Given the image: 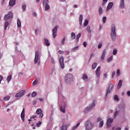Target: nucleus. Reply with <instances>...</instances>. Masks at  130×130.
<instances>
[{
	"label": "nucleus",
	"mask_w": 130,
	"mask_h": 130,
	"mask_svg": "<svg viewBox=\"0 0 130 130\" xmlns=\"http://www.w3.org/2000/svg\"><path fill=\"white\" fill-rule=\"evenodd\" d=\"M111 38L113 41H115L116 39V31L115 30V25L113 24L111 26Z\"/></svg>",
	"instance_id": "f257e3e1"
},
{
	"label": "nucleus",
	"mask_w": 130,
	"mask_h": 130,
	"mask_svg": "<svg viewBox=\"0 0 130 130\" xmlns=\"http://www.w3.org/2000/svg\"><path fill=\"white\" fill-rule=\"evenodd\" d=\"M65 82L67 84H70L71 82H73L74 80V76L71 73H68L64 77Z\"/></svg>",
	"instance_id": "f03ea898"
},
{
	"label": "nucleus",
	"mask_w": 130,
	"mask_h": 130,
	"mask_svg": "<svg viewBox=\"0 0 130 130\" xmlns=\"http://www.w3.org/2000/svg\"><path fill=\"white\" fill-rule=\"evenodd\" d=\"M94 126V123L91 122L90 121H87L85 123V130H92Z\"/></svg>",
	"instance_id": "7ed1b4c3"
},
{
	"label": "nucleus",
	"mask_w": 130,
	"mask_h": 130,
	"mask_svg": "<svg viewBox=\"0 0 130 130\" xmlns=\"http://www.w3.org/2000/svg\"><path fill=\"white\" fill-rule=\"evenodd\" d=\"M114 88V85L113 84H110L109 86L108 89L107 90V92L106 93V98H107V96H108V94H110V92H111V90H113Z\"/></svg>",
	"instance_id": "20e7f679"
},
{
	"label": "nucleus",
	"mask_w": 130,
	"mask_h": 130,
	"mask_svg": "<svg viewBox=\"0 0 130 130\" xmlns=\"http://www.w3.org/2000/svg\"><path fill=\"white\" fill-rule=\"evenodd\" d=\"M95 106V101H93L92 104H90L89 107H87L85 108L84 110V112L85 113H87V112H89L92 109V107H94Z\"/></svg>",
	"instance_id": "39448f33"
},
{
	"label": "nucleus",
	"mask_w": 130,
	"mask_h": 130,
	"mask_svg": "<svg viewBox=\"0 0 130 130\" xmlns=\"http://www.w3.org/2000/svg\"><path fill=\"white\" fill-rule=\"evenodd\" d=\"M13 17V13H12V12H9L8 14L4 16V20L5 21H8L9 19H12Z\"/></svg>",
	"instance_id": "423d86ee"
},
{
	"label": "nucleus",
	"mask_w": 130,
	"mask_h": 130,
	"mask_svg": "<svg viewBox=\"0 0 130 130\" xmlns=\"http://www.w3.org/2000/svg\"><path fill=\"white\" fill-rule=\"evenodd\" d=\"M40 59V57H39V51H36L35 53V64H36V63H37V62H38V61Z\"/></svg>",
	"instance_id": "0eeeda50"
},
{
	"label": "nucleus",
	"mask_w": 130,
	"mask_h": 130,
	"mask_svg": "<svg viewBox=\"0 0 130 130\" xmlns=\"http://www.w3.org/2000/svg\"><path fill=\"white\" fill-rule=\"evenodd\" d=\"M25 93H26V91H25V90H21L15 94V97H16V98H18V97H22V96H24Z\"/></svg>",
	"instance_id": "6e6552de"
},
{
	"label": "nucleus",
	"mask_w": 130,
	"mask_h": 130,
	"mask_svg": "<svg viewBox=\"0 0 130 130\" xmlns=\"http://www.w3.org/2000/svg\"><path fill=\"white\" fill-rule=\"evenodd\" d=\"M48 3H49V1L48 0H44L43 2V5H44V6H45L46 11H47L50 9V7H49V5H48Z\"/></svg>",
	"instance_id": "1a4fd4ad"
},
{
	"label": "nucleus",
	"mask_w": 130,
	"mask_h": 130,
	"mask_svg": "<svg viewBox=\"0 0 130 130\" xmlns=\"http://www.w3.org/2000/svg\"><path fill=\"white\" fill-rule=\"evenodd\" d=\"M36 114H37L38 115H39L40 114V118H42V117H43L44 116L43 113H42V110L41 108H39L37 110Z\"/></svg>",
	"instance_id": "9d476101"
},
{
	"label": "nucleus",
	"mask_w": 130,
	"mask_h": 130,
	"mask_svg": "<svg viewBox=\"0 0 130 130\" xmlns=\"http://www.w3.org/2000/svg\"><path fill=\"white\" fill-rule=\"evenodd\" d=\"M52 35L53 36V38H55L56 36H57V26H56L52 29Z\"/></svg>",
	"instance_id": "9b49d317"
},
{
	"label": "nucleus",
	"mask_w": 130,
	"mask_h": 130,
	"mask_svg": "<svg viewBox=\"0 0 130 130\" xmlns=\"http://www.w3.org/2000/svg\"><path fill=\"white\" fill-rule=\"evenodd\" d=\"M59 63L62 70L64 68V63L63 62V57L61 56L59 58Z\"/></svg>",
	"instance_id": "f8f14e48"
},
{
	"label": "nucleus",
	"mask_w": 130,
	"mask_h": 130,
	"mask_svg": "<svg viewBox=\"0 0 130 130\" xmlns=\"http://www.w3.org/2000/svg\"><path fill=\"white\" fill-rule=\"evenodd\" d=\"M113 122V119L111 118H109L108 119L107 122V126L108 127H110L111 126V123Z\"/></svg>",
	"instance_id": "ddd939ff"
},
{
	"label": "nucleus",
	"mask_w": 130,
	"mask_h": 130,
	"mask_svg": "<svg viewBox=\"0 0 130 130\" xmlns=\"http://www.w3.org/2000/svg\"><path fill=\"white\" fill-rule=\"evenodd\" d=\"M95 74L98 78L100 77V75H101V71H100V67H99L95 71Z\"/></svg>",
	"instance_id": "4468645a"
},
{
	"label": "nucleus",
	"mask_w": 130,
	"mask_h": 130,
	"mask_svg": "<svg viewBox=\"0 0 130 130\" xmlns=\"http://www.w3.org/2000/svg\"><path fill=\"white\" fill-rule=\"evenodd\" d=\"M21 118L22 121H25V108H23L21 114Z\"/></svg>",
	"instance_id": "2eb2a0df"
},
{
	"label": "nucleus",
	"mask_w": 130,
	"mask_h": 130,
	"mask_svg": "<svg viewBox=\"0 0 130 130\" xmlns=\"http://www.w3.org/2000/svg\"><path fill=\"white\" fill-rule=\"evenodd\" d=\"M120 9H124V0H120L119 4Z\"/></svg>",
	"instance_id": "dca6fc26"
},
{
	"label": "nucleus",
	"mask_w": 130,
	"mask_h": 130,
	"mask_svg": "<svg viewBox=\"0 0 130 130\" xmlns=\"http://www.w3.org/2000/svg\"><path fill=\"white\" fill-rule=\"evenodd\" d=\"M106 54V49H105L103 50L102 52V55L101 56V60H104L105 58V55Z\"/></svg>",
	"instance_id": "f3484780"
},
{
	"label": "nucleus",
	"mask_w": 130,
	"mask_h": 130,
	"mask_svg": "<svg viewBox=\"0 0 130 130\" xmlns=\"http://www.w3.org/2000/svg\"><path fill=\"white\" fill-rule=\"evenodd\" d=\"M112 7H113V3L110 2L107 7L106 10L109 11V10H110Z\"/></svg>",
	"instance_id": "a211bd4d"
},
{
	"label": "nucleus",
	"mask_w": 130,
	"mask_h": 130,
	"mask_svg": "<svg viewBox=\"0 0 130 130\" xmlns=\"http://www.w3.org/2000/svg\"><path fill=\"white\" fill-rule=\"evenodd\" d=\"M60 110L61 112H63V113H65L66 112V105H63L60 107Z\"/></svg>",
	"instance_id": "6ab92c4d"
},
{
	"label": "nucleus",
	"mask_w": 130,
	"mask_h": 130,
	"mask_svg": "<svg viewBox=\"0 0 130 130\" xmlns=\"http://www.w3.org/2000/svg\"><path fill=\"white\" fill-rule=\"evenodd\" d=\"M16 5V1L15 0H10L9 2V5L10 7H13V6H15Z\"/></svg>",
	"instance_id": "aec40b11"
},
{
	"label": "nucleus",
	"mask_w": 130,
	"mask_h": 130,
	"mask_svg": "<svg viewBox=\"0 0 130 130\" xmlns=\"http://www.w3.org/2000/svg\"><path fill=\"white\" fill-rule=\"evenodd\" d=\"M122 86V80H120L118 84V89H120Z\"/></svg>",
	"instance_id": "412c9836"
},
{
	"label": "nucleus",
	"mask_w": 130,
	"mask_h": 130,
	"mask_svg": "<svg viewBox=\"0 0 130 130\" xmlns=\"http://www.w3.org/2000/svg\"><path fill=\"white\" fill-rule=\"evenodd\" d=\"M82 22H83V15H80L79 17V24L80 26H82Z\"/></svg>",
	"instance_id": "4be33fe9"
},
{
	"label": "nucleus",
	"mask_w": 130,
	"mask_h": 130,
	"mask_svg": "<svg viewBox=\"0 0 130 130\" xmlns=\"http://www.w3.org/2000/svg\"><path fill=\"white\" fill-rule=\"evenodd\" d=\"M45 43L46 46H49L50 45V43H49V41L47 39H45Z\"/></svg>",
	"instance_id": "5701e85b"
},
{
	"label": "nucleus",
	"mask_w": 130,
	"mask_h": 130,
	"mask_svg": "<svg viewBox=\"0 0 130 130\" xmlns=\"http://www.w3.org/2000/svg\"><path fill=\"white\" fill-rule=\"evenodd\" d=\"M86 31L88 32V33H91V26L90 25H88L86 27Z\"/></svg>",
	"instance_id": "b1692460"
},
{
	"label": "nucleus",
	"mask_w": 130,
	"mask_h": 130,
	"mask_svg": "<svg viewBox=\"0 0 130 130\" xmlns=\"http://www.w3.org/2000/svg\"><path fill=\"white\" fill-rule=\"evenodd\" d=\"M76 39V34H74V32L71 33V39L72 40H74V39Z\"/></svg>",
	"instance_id": "393cba45"
},
{
	"label": "nucleus",
	"mask_w": 130,
	"mask_h": 130,
	"mask_svg": "<svg viewBox=\"0 0 130 130\" xmlns=\"http://www.w3.org/2000/svg\"><path fill=\"white\" fill-rule=\"evenodd\" d=\"M21 26V21L19 18L17 19V26L20 27Z\"/></svg>",
	"instance_id": "a878e982"
},
{
	"label": "nucleus",
	"mask_w": 130,
	"mask_h": 130,
	"mask_svg": "<svg viewBox=\"0 0 130 130\" xmlns=\"http://www.w3.org/2000/svg\"><path fill=\"white\" fill-rule=\"evenodd\" d=\"M112 59H113V56L112 55L108 59H107V62H110V61H111Z\"/></svg>",
	"instance_id": "bb28decb"
},
{
	"label": "nucleus",
	"mask_w": 130,
	"mask_h": 130,
	"mask_svg": "<svg viewBox=\"0 0 130 130\" xmlns=\"http://www.w3.org/2000/svg\"><path fill=\"white\" fill-rule=\"evenodd\" d=\"M79 125H80V123H78V124H77L76 125L74 126L72 128V130H75V129H77V128H78V127L79 126Z\"/></svg>",
	"instance_id": "cd10ccee"
},
{
	"label": "nucleus",
	"mask_w": 130,
	"mask_h": 130,
	"mask_svg": "<svg viewBox=\"0 0 130 130\" xmlns=\"http://www.w3.org/2000/svg\"><path fill=\"white\" fill-rule=\"evenodd\" d=\"M86 79H88V76L86 75V74H83V76H82V79L85 81V80H86Z\"/></svg>",
	"instance_id": "c85d7f7f"
},
{
	"label": "nucleus",
	"mask_w": 130,
	"mask_h": 130,
	"mask_svg": "<svg viewBox=\"0 0 130 130\" xmlns=\"http://www.w3.org/2000/svg\"><path fill=\"white\" fill-rule=\"evenodd\" d=\"M97 67V63L94 62L92 65V70H95L96 69V67Z\"/></svg>",
	"instance_id": "c756f323"
},
{
	"label": "nucleus",
	"mask_w": 130,
	"mask_h": 130,
	"mask_svg": "<svg viewBox=\"0 0 130 130\" xmlns=\"http://www.w3.org/2000/svg\"><path fill=\"white\" fill-rule=\"evenodd\" d=\"M11 79H12V75L8 76L7 78V82H8V83H9V82L11 81Z\"/></svg>",
	"instance_id": "7c9ffc66"
},
{
	"label": "nucleus",
	"mask_w": 130,
	"mask_h": 130,
	"mask_svg": "<svg viewBox=\"0 0 130 130\" xmlns=\"http://www.w3.org/2000/svg\"><path fill=\"white\" fill-rule=\"evenodd\" d=\"M8 26H9V22L8 21H6L5 22V30L8 28Z\"/></svg>",
	"instance_id": "2f4dec72"
},
{
	"label": "nucleus",
	"mask_w": 130,
	"mask_h": 130,
	"mask_svg": "<svg viewBox=\"0 0 130 130\" xmlns=\"http://www.w3.org/2000/svg\"><path fill=\"white\" fill-rule=\"evenodd\" d=\"M88 24H89V22L88 21V20H85L84 23V27H86V26L88 25Z\"/></svg>",
	"instance_id": "473e14b6"
},
{
	"label": "nucleus",
	"mask_w": 130,
	"mask_h": 130,
	"mask_svg": "<svg viewBox=\"0 0 130 130\" xmlns=\"http://www.w3.org/2000/svg\"><path fill=\"white\" fill-rule=\"evenodd\" d=\"M81 33H79L76 37V40H77V41H79V39H80V37H81Z\"/></svg>",
	"instance_id": "72a5a7b5"
},
{
	"label": "nucleus",
	"mask_w": 130,
	"mask_h": 130,
	"mask_svg": "<svg viewBox=\"0 0 130 130\" xmlns=\"http://www.w3.org/2000/svg\"><path fill=\"white\" fill-rule=\"evenodd\" d=\"M66 41V38L64 37L63 39H62L61 41V43L62 45H64V42Z\"/></svg>",
	"instance_id": "f704fd0d"
},
{
	"label": "nucleus",
	"mask_w": 130,
	"mask_h": 130,
	"mask_svg": "<svg viewBox=\"0 0 130 130\" xmlns=\"http://www.w3.org/2000/svg\"><path fill=\"white\" fill-rule=\"evenodd\" d=\"M114 100L116 101H119V99L118 98V95H115Z\"/></svg>",
	"instance_id": "c9c22d12"
},
{
	"label": "nucleus",
	"mask_w": 130,
	"mask_h": 130,
	"mask_svg": "<svg viewBox=\"0 0 130 130\" xmlns=\"http://www.w3.org/2000/svg\"><path fill=\"white\" fill-rule=\"evenodd\" d=\"M103 12V10L102 9V8L100 7L99 9V14L101 15Z\"/></svg>",
	"instance_id": "e433bc0d"
},
{
	"label": "nucleus",
	"mask_w": 130,
	"mask_h": 130,
	"mask_svg": "<svg viewBox=\"0 0 130 130\" xmlns=\"http://www.w3.org/2000/svg\"><path fill=\"white\" fill-rule=\"evenodd\" d=\"M4 100L5 101H9V100H10V96H6L5 98H4Z\"/></svg>",
	"instance_id": "4c0bfd02"
},
{
	"label": "nucleus",
	"mask_w": 130,
	"mask_h": 130,
	"mask_svg": "<svg viewBox=\"0 0 130 130\" xmlns=\"http://www.w3.org/2000/svg\"><path fill=\"white\" fill-rule=\"evenodd\" d=\"M61 130H67V125H63L61 127Z\"/></svg>",
	"instance_id": "58836bf2"
},
{
	"label": "nucleus",
	"mask_w": 130,
	"mask_h": 130,
	"mask_svg": "<svg viewBox=\"0 0 130 130\" xmlns=\"http://www.w3.org/2000/svg\"><path fill=\"white\" fill-rule=\"evenodd\" d=\"M117 53V49H114L113 51V55H116Z\"/></svg>",
	"instance_id": "ea45409f"
},
{
	"label": "nucleus",
	"mask_w": 130,
	"mask_h": 130,
	"mask_svg": "<svg viewBox=\"0 0 130 130\" xmlns=\"http://www.w3.org/2000/svg\"><path fill=\"white\" fill-rule=\"evenodd\" d=\"M37 95V93H36V92H35V91H34V92L31 93V96H32V97H35Z\"/></svg>",
	"instance_id": "a19ab883"
},
{
	"label": "nucleus",
	"mask_w": 130,
	"mask_h": 130,
	"mask_svg": "<svg viewBox=\"0 0 130 130\" xmlns=\"http://www.w3.org/2000/svg\"><path fill=\"white\" fill-rule=\"evenodd\" d=\"M37 116H34L31 117L30 119H28V121H32V119H34V118H36Z\"/></svg>",
	"instance_id": "79ce46f5"
},
{
	"label": "nucleus",
	"mask_w": 130,
	"mask_h": 130,
	"mask_svg": "<svg viewBox=\"0 0 130 130\" xmlns=\"http://www.w3.org/2000/svg\"><path fill=\"white\" fill-rule=\"evenodd\" d=\"M103 124H104L103 121H101L100 122L99 127H102L103 126Z\"/></svg>",
	"instance_id": "37998d69"
},
{
	"label": "nucleus",
	"mask_w": 130,
	"mask_h": 130,
	"mask_svg": "<svg viewBox=\"0 0 130 130\" xmlns=\"http://www.w3.org/2000/svg\"><path fill=\"white\" fill-rule=\"evenodd\" d=\"M78 48H79V47H78V46L74 47L72 49V51H73V52H75V51H76V50H78Z\"/></svg>",
	"instance_id": "c03bdc74"
},
{
	"label": "nucleus",
	"mask_w": 130,
	"mask_h": 130,
	"mask_svg": "<svg viewBox=\"0 0 130 130\" xmlns=\"http://www.w3.org/2000/svg\"><path fill=\"white\" fill-rule=\"evenodd\" d=\"M37 83H38V80H35L32 82V85H33V86H35V85H36V84H37Z\"/></svg>",
	"instance_id": "a18cd8bd"
},
{
	"label": "nucleus",
	"mask_w": 130,
	"mask_h": 130,
	"mask_svg": "<svg viewBox=\"0 0 130 130\" xmlns=\"http://www.w3.org/2000/svg\"><path fill=\"white\" fill-rule=\"evenodd\" d=\"M26 8H27V5H26V4H24L22 6V9L24 10V11H25V10H26Z\"/></svg>",
	"instance_id": "49530a36"
},
{
	"label": "nucleus",
	"mask_w": 130,
	"mask_h": 130,
	"mask_svg": "<svg viewBox=\"0 0 130 130\" xmlns=\"http://www.w3.org/2000/svg\"><path fill=\"white\" fill-rule=\"evenodd\" d=\"M41 123H42V122L39 121L37 123V126H40V125H41Z\"/></svg>",
	"instance_id": "de8ad7c7"
},
{
	"label": "nucleus",
	"mask_w": 130,
	"mask_h": 130,
	"mask_svg": "<svg viewBox=\"0 0 130 130\" xmlns=\"http://www.w3.org/2000/svg\"><path fill=\"white\" fill-rule=\"evenodd\" d=\"M108 0H103V3H102V5L104 6L105 4H106L107 2H108Z\"/></svg>",
	"instance_id": "09e8293b"
},
{
	"label": "nucleus",
	"mask_w": 130,
	"mask_h": 130,
	"mask_svg": "<svg viewBox=\"0 0 130 130\" xmlns=\"http://www.w3.org/2000/svg\"><path fill=\"white\" fill-rule=\"evenodd\" d=\"M102 47V43H100L98 45V48L99 49H100Z\"/></svg>",
	"instance_id": "8fccbe9b"
},
{
	"label": "nucleus",
	"mask_w": 130,
	"mask_h": 130,
	"mask_svg": "<svg viewBox=\"0 0 130 130\" xmlns=\"http://www.w3.org/2000/svg\"><path fill=\"white\" fill-rule=\"evenodd\" d=\"M51 63H52L53 64H54V59H53V57H52L51 58Z\"/></svg>",
	"instance_id": "3c124183"
},
{
	"label": "nucleus",
	"mask_w": 130,
	"mask_h": 130,
	"mask_svg": "<svg viewBox=\"0 0 130 130\" xmlns=\"http://www.w3.org/2000/svg\"><path fill=\"white\" fill-rule=\"evenodd\" d=\"M117 75H118V76H119L120 74V71L119 70V69H118L117 70V72H116Z\"/></svg>",
	"instance_id": "603ef678"
},
{
	"label": "nucleus",
	"mask_w": 130,
	"mask_h": 130,
	"mask_svg": "<svg viewBox=\"0 0 130 130\" xmlns=\"http://www.w3.org/2000/svg\"><path fill=\"white\" fill-rule=\"evenodd\" d=\"M106 19H107L106 17H104L103 18V23H105V22H106Z\"/></svg>",
	"instance_id": "864d4df0"
},
{
	"label": "nucleus",
	"mask_w": 130,
	"mask_h": 130,
	"mask_svg": "<svg viewBox=\"0 0 130 130\" xmlns=\"http://www.w3.org/2000/svg\"><path fill=\"white\" fill-rule=\"evenodd\" d=\"M117 114H118V112L117 111H116L114 114V117H115V116H116V115H117Z\"/></svg>",
	"instance_id": "5fc2aeb1"
},
{
	"label": "nucleus",
	"mask_w": 130,
	"mask_h": 130,
	"mask_svg": "<svg viewBox=\"0 0 130 130\" xmlns=\"http://www.w3.org/2000/svg\"><path fill=\"white\" fill-rule=\"evenodd\" d=\"M115 76V71H113L112 74V78H113Z\"/></svg>",
	"instance_id": "6e6d98bb"
},
{
	"label": "nucleus",
	"mask_w": 130,
	"mask_h": 130,
	"mask_svg": "<svg viewBox=\"0 0 130 130\" xmlns=\"http://www.w3.org/2000/svg\"><path fill=\"white\" fill-rule=\"evenodd\" d=\"M83 46H84V47H87V43L86 42H83Z\"/></svg>",
	"instance_id": "4d7b16f0"
},
{
	"label": "nucleus",
	"mask_w": 130,
	"mask_h": 130,
	"mask_svg": "<svg viewBox=\"0 0 130 130\" xmlns=\"http://www.w3.org/2000/svg\"><path fill=\"white\" fill-rule=\"evenodd\" d=\"M58 53H59L60 54H63V51H62L61 50H59Z\"/></svg>",
	"instance_id": "13d9d810"
},
{
	"label": "nucleus",
	"mask_w": 130,
	"mask_h": 130,
	"mask_svg": "<svg viewBox=\"0 0 130 130\" xmlns=\"http://www.w3.org/2000/svg\"><path fill=\"white\" fill-rule=\"evenodd\" d=\"M97 121L98 122H99V121H101V117L98 118L97 119Z\"/></svg>",
	"instance_id": "bf43d9fd"
},
{
	"label": "nucleus",
	"mask_w": 130,
	"mask_h": 130,
	"mask_svg": "<svg viewBox=\"0 0 130 130\" xmlns=\"http://www.w3.org/2000/svg\"><path fill=\"white\" fill-rule=\"evenodd\" d=\"M3 76H0V83H1L2 81H3Z\"/></svg>",
	"instance_id": "052dcab7"
},
{
	"label": "nucleus",
	"mask_w": 130,
	"mask_h": 130,
	"mask_svg": "<svg viewBox=\"0 0 130 130\" xmlns=\"http://www.w3.org/2000/svg\"><path fill=\"white\" fill-rule=\"evenodd\" d=\"M127 95L128 96H130V91H127Z\"/></svg>",
	"instance_id": "680f3d73"
},
{
	"label": "nucleus",
	"mask_w": 130,
	"mask_h": 130,
	"mask_svg": "<svg viewBox=\"0 0 130 130\" xmlns=\"http://www.w3.org/2000/svg\"><path fill=\"white\" fill-rule=\"evenodd\" d=\"M94 56V54H92L90 55V58H92V56Z\"/></svg>",
	"instance_id": "e2e57ef3"
},
{
	"label": "nucleus",
	"mask_w": 130,
	"mask_h": 130,
	"mask_svg": "<svg viewBox=\"0 0 130 130\" xmlns=\"http://www.w3.org/2000/svg\"><path fill=\"white\" fill-rule=\"evenodd\" d=\"M33 15H34V16H35V17H36V12H34V13H33Z\"/></svg>",
	"instance_id": "0e129e2a"
},
{
	"label": "nucleus",
	"mask_w": 130,
	"mask_h": 130,
	"mask_svg": "<svg viewBox=\"0 0 130 130\" xmlns=\"http://www.w3.org/2000/svg\"><path fill=\"white\" fill-rule=\"evenodd\" d=\"M104 77H105V78H106V77H107V73H106L104 74Z\"/></svg>",
	"instance_id": "69168bd1"
},
{
	"label": "nucleus",
	"mask_w": 130,
	"mask_h": 130,
	"mask_svg": "<svg viewBox=\"0 0 130 130\" xmlns=\"http://www.w3.org/2000/svg\"><path fill=\"white\" fill-rule=\"evenodd\" d=\"M74 8H78V5H75L74 6Z\"/></svg>",
	"instance_id": "338daca9"
},
{
	"label": "nucleus",
	"mask_w": 130,
	"mask_h": 130,
	"mask_svg": "<svg viewBox=\"0 0 130 130\" xmlns=\"http://www.w3.org/2000/svg\"><path fill=\"white\" fill-rule=\"evenodd\" d=\"M40 101H43V99H39Z\"/></svg>",
	"instance_id": "774afa93"
}]
</instances>
